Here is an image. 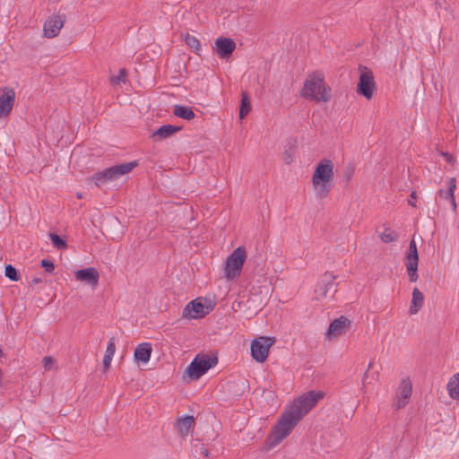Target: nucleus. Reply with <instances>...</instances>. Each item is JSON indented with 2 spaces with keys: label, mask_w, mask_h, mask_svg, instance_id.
Instances as JSON below:
<instances>
[{
  "label": "nucleus",
  "mask_w": 459,
  "mask_h": 459,
  "mask_svg": "<svg viewBox=\"0 0 459 459\" xmlns=\"http://www.w3.org/2000/svg\"><path fill=\"white\" fill-rule=\"evenodd\" d=\"M299 421L298 419L285 410L272 429L268 437L269 447L273 448L282 442L291 433Z\"/></svg>",
  "instance_id": "nucleus-4"
},
{
  "label": "nucleus",
  "mask_w": 459,
  "mask_h": 459,
  "mask_svg": "<svg viewBox=\"0 0 459 459\" xmlns=\"http://www.w3.org/2000/svg\"><path fill=\"white\" fill-rule=\"evenodd\" d=\"M212 310V307L204 306L198 299L189 302L182 312V316L188 319L204 317Z\"/></svg>",
  "instance_id": "nucleus-12"
},
{
  "label": "nucleus",
  "mask_w": 459,
  "mask_h": 459,
  "mask_svg": "<svg viewBox=\"0 0 459 459\" xmlns=\"http://www.w3.org/2000/svg\"><path fill=\"white\" fill-rule=\"evenodd\" d=\"M449 203H450V204L452 206L453 211L455 212L456 209H457V204H456L455 196H453V199L449 200Z\"/></svg>",
  "instance_id": "nucleus-40"
},
{
  "label": "nucleus",
  "mask_w": 459,
  "mask_h": 459,
  "mask_svg": "<svg viewBox=\"0 0 459 459\" xmlns=\"http://www.w3.org/2000/svg\"><path fill=\"white\" fill-rule=\"evenodd\" d=\"M173 113L176 117L186 120H192L195 116L192 108L181 105H176Z\"/></svg>",
  "instance_id": "nucleus-24"
},
{
  "label": "nucleus",
  "mask_w": 459,
  "mask_h": 459,
  "mask_svg": "<svg viewBox=\"0 0 459 459\" xmlns=\"http://www.w3.org/2000/svg\"><path fill=\"white\" fill-rule=\"evenodd\" d=\"M324 397L325 393L322 391L307 392L293 400L286 411L300 420Z\"/></svg>",
  "instance_id": "nucleus-3"
},
{
  "label": "nucleus",
  "mask_w": 459,
  "mask_h": 459,
  "mask_svg": "<svg viewBox=\"0 0 459 459\" xmlns=\"http://www.w3.org/2000/svg\"><path fill=\"white\" fill-rule=\"evenodd\" d=\"M416 198H417L416 192L413 191L411 194V199H409L408 204L410 205H411L412 207H416Z\"/></svg>",
  "instance_id": "nucleus-37"
},
{
  "label": "nucleus",
  "mask_w": 459,
  "mask_h": 459,
  "mask_svg": "<svg viewBox=\"0 0 459 459\" xmlns=\"http://www.w3.org/2000/svg\"><path fill=\"white\" fill-rule=\"evenodd\" d=\"M192 453L196 459H206L209 455V450L206 446L199 440L193 443Z\"/></svg>",
  "instance_id": "nucleus-25"
},
{
  "label": "nucleus",
  "mask_w": 459,
  "mask_h": 459,
  "mask_svg": "<svg viewBox=\"0 0 459 459\" xmlns=\"http://www.w3.org/2000/svg\"><path fill=\"white\" fill-rule=\"evenodd\" d=\"M418 263L419 255L415 241L412 239L410 242L409 250L405 256V265L409 276V280L411 282H415L418 280Z\"/></svg>",
  "instance_id": "nucleus-10"
},
{
  "label": "nucleus",
  "mask_w": 459,
  "mask_h": 459,
  "mask_svg": "<svg viewBox=\"0 0 459 459\" xmlns=\"http://www.w3.org/2000/svg\"><path fill=\"white\" fill-rule=\"evenodd\" d=\"M4 352L2 351V349H0V358L3 356Z\"/></svg>",
  "instance_id": "nucleus-45"
},
{
  "label": "nucleus",
  "mask_w": 459,
  "mask_h": 459,
  "mask_svg": "<svg viewBox=\"0 0 459 459\" xmlns=\"http://www.w3.org/2000/svg\"><path fill=\"white\" fill-rule=\"evenodd\" d=\"M351 320L345 316H340L334 319L329 325L325 338L328 341L339 338L344 335L351 327Z\"/></svg>",
  "instance_id": "nucleus-11"
},
{
  "label": "nucleus",
  "mask_w": 459,
  "mask_h": 459,
  "mask_svg": "<svg viewBox=\"0 0 459 459\" xmlns=\"http://www.w3.org/2000/svg\"><path fill=\"white\" fill-rule=\"evenodd\" d=\"M42 281L40 278H33L30 281L31 284L35 285V284H39Z\"/></svg>",
  "instance_id": "nucleus-41"
},
{
  "label": "nucleus",
  "mask_w": 459,
  "mask_h": 459,
  "mask_svg": "<svg viewBox=\"0 0 459 459\" xmlns=\"http://www.w3.org/2000/svg\"><path fill=\"white\" fill-rule=\"evenodd\" d=\"M251 110L249 97L247 92L241 94V104L239 108V118L243 119Z\"/></svg>",
  "instance_id": "nucleus-28"
},
{
  "label": "nucleus",
  "mask_w": 459,
  "mask_h": 459,
  "mask_svg": "<svg viewBox=\"0 0 459 459\" xmlns=\"http://www.w3.org/2000/svg\"><path fill=\"white\" fill-rule=\"evenodd\" d=\"M55 364H56L55 359L50 356H46L42 359V365H43L45 370H50V369L54 368Z\"/></svg>",
  "instance_id": "nucleus-34"
},
{
  "label": "nucleus",
  "mask_w": 459,
  "mask_h": 459,
  "mask_svg": "<svg viewBox=\"0 0 459 459\" xmlns=\"http://www.w3.org/2000/svg\"><path fill=\"white\" fill-rule=\"evenodd\" d=\"M217 359L208 355H197L186 368L185 374L192 380H196L215 366Z\"/></svg>",
  "instance_id": "nucleus-7"
},
{
  "label": "nucleus",
  "mask_w": 459,
  "mask_h": 459,
  "mask_svg": "<svg viewBox=\"0 0 459 459\" xmlns=\"http://www.w3.org/2000/svg\"><path fill=\"white\" fill-rule=\"evenodd\" d=\"M424 304V296L422 292L418 289L414 288L412 291V297L411 301V306L409 308L410 315H416L420 309L423 307Z\"/></svg>",
  "instance_id": "nucleus-20"
},
{
  "label": "nucleus",
  "mask_w": 459,
  "mask_h": 459,
  "mask_svg": "<svg viewBox=\"0 0 459 459\" xmlns=\"http://www.w3.org/2000/svg\"><path fill=\"white\" fill-rule=\"evenodd\" d=\"M181 128L172 125H164L153 132L152 137L157 141H161L178 132Z\"/></svg>",
  "instance_id": "nucleus-19"
},
{
  "label": "nucleus",
  "mask_w": 459,
  "mask_h": 459,
  "mask_svg": "<svg viewBox=\"0 0 459 459\" xmlns=\"http://www.w3.org/2000/svg\"><path fill=\"white\" fill-rule=\"evenodd\" d=\"M41 266L49 273H51L55 269L53 262L46 259L41 261Z\"/></svg>",
  "instance_id": "nucleus-36"
},
{
  "label": "nucleus",
  "mask_w": 459,
  "mask_h": 459,
  "mask_svg": "<svg viewBox=\"0 0 459 459\" xmlns=\"http://www.w3.org/2000/svg\"><path fill=\"white\" fill-rule=\"evenodd\" d=\"M77 197H78V198H82V194L78 193V194H77Z\"/></svg>",
  "instance_id": "nucleus-44"
},
{
  "label": "nucleus",
  "mask_w": 459,
  "mask_h": 459,
  "mask_svg": "<svg viewBox=\"0 0 459 459\" xmlns=\"http://www.w3.org/2000/svg\"><path fill=\"white\" fill-rule=\"evenodd\" d=\"M115 352H116L115 338L111 337L108 342L106 352H105L103 361H102L104 371H107L109 368Z\"/></svg>",
  "instance_id": "nucleus-21"
},
{
  "label": "nucleus",
  "mask_w": 459,
  "mask_h": 459,
  "mask_svg": "<svg viewBox=\"0 0 459 459\" xmlns=\"http://www.w3.org/2000/svg\"><path fill=\"white\" fill-rule=\"evenodd\" d=\"M274 340L269 337H259L255 339L251 343V355L257 362H264L269 354V350L273 344Z\"/></svg>",
  "instance_id": "nucleus-9"
},
{
  "label": "nucleus",
  "mask_w": 459,
  "mask_h": 459,
  "mask_svg": "<svg viewBox=\"0 0 459 459\" xmlns=\"http://www.w3.org/2000/svg\"><path fill=\"white\" fill-rule=\"evenodd\" d=\"M247 257V250L244 247L235 248L227 257L223 265L224 278L227 281H233L240 276Z\"/></svg>",
  "instance_id": "nucleus-5"
},
{
  "label": "nucleus",
  "mask_w": 459,
  "mask_h": 459,
  "mask_svg": "<svg viewBox=\"0 0 459 459\" xmlns=\"http://www.w3.org/2000/svg\"><path fill=\"white\" fill-rule=\"evenodd\" d=\"M152 345L149 342H143L134 350V358L136 361L147 363L150 360L152 355Z\"/></svg>",
  "instance_id": "nucleus-18"
},
{
  "label": "nucleus",
  "mask_w": 459,
  "mask_h": 459,
  "mask_svg": "<svg viewBox=\"0 0 459 459\" xmlns=\"http://www.w3.org/2000/svg\"><path fill=\"white\" fill-rule=\"evenodd\" d=\"M185 42L186 44L192 49H194L196 53H198L201 49V45L197 38L192 36L188 33L185 35Z\"/></svg>",
  "instance_id": "nucleus-30"
},
{
  "label": "nucleus",
  "mask_w": 459,
  "mask_h": 459,
  "mask_svg": "<svg viewBox=\"0 0 459 459\" xmlns=\"http://www.w3.org/2000/svg\"><path fill=\"white\" fill-rule=\"evenodd\" d=\"M449 396L454 400H459V373L454 375L446 385Z\"/></svg>",
  "instance_id": "nucleus-23"
},
{
  "label": "nucleus",
  "mask_w": 459,
  "mask_h": 459,
  "mask_svg": "<svg viewBox=\"0 0 459 459\" xmlns=\"http://www.w3.org/2000/svg\"><path fill=\"white\" fill-rule=\"evenodd\" d=\"M49 238L54 247H56L57 249H65L66 247L65 241L63 240L58 235L50 233Z\"/></svg>",
  "instance_id": "nucleus-32"
},
{
  "label": "nucleus",
  "mask_w": 459,
  "mask_h": 459,
  "mask_svg": "<svg viewBox=\"0 0 459 459\" xmlns=\"http://www.w3.org/2000/svg\"><path fill=\"white\" fill-rule=\"evenodd\" d=\"M448 189L446 191L443 189H439L437 194L439 197L446 200L449 202L450 199H453V196H455V191L456 188V179L455 178H451L447 181Z\"/></svg>",
  "instance_id": "nucleus-26"
},
{
  "label": "nucleus",
  "mask_w": 459,
  "mask_h": 459,
  "mask_svg": "<svg viewBox=\"0 0 459 459\" xmlns=\"http://www.w3.org/2000/svg\"><path fill=\"white\" fill-rule=\"evenodd\" d=\"M126 69H124V68L120 69L117 75L112 76L110 78V82L113 85H117V84H119L121 82H126Z\"/></svg>",
  "instance_id": "nucleus-33"
},
{
  "label": "nucleus",
  "mask_w": 459,
  "mask_h": 459,
  "mask_svg": "<svg viewBox=\"0 0 459 459\" xmlns=\"http://www.w3.org/2000/svg\"><path fill=\"white\" fill-rule=\"evenodd\" d=\"M352 172H353V170H352V169H351V171H350V172H347V175H348V178H350V177L351 176Z\"/></svg>",
  "instance_id": "nucleus-42"
},
{
  "label": "nucleus",
  "mask_w": 459,
  "mask_h": 459,
  "mask_svg": "<svg viewBox=\"0 0 459 459\" xmlns=\"http://www.w3.org/2000/svg\"><path fill=\"white\" fill-rule=\"evenodd\" d=\"M65 22L64 15L53 14L44 22L43 35L46 38L52 39L58 35Z\"/></svg>",
  "instance_id": "nucleus-14"
},
{
  "label": "nucleus",
  "mask_w": 459,
  "mask_h": 459,
  "mask_svg": "<svg viewBox=\"0 0 459 459\" xmlns=\"http://www.w3.org/2000/svg\"><path fill=\"white\" fill-rule=\"evenodd\" d=\"M74 277L76 281L84 282L94 289L99 283L100 274L96 268L88 267L76 271Z\"/></svg>",
  "instance_id": "nucleus-17"
},
{
  "label": "nucleus",
  "mask_w": 459,
  "mask_h": 459,
  "mask_svg": "<svg viewBox=\"0 0 459 459\" xmlns=\"http://www.w3.org/2000/svg\"><path fill=\"white\" fill-rule=\"evenodd\" d=\"M442 155L446 158V161L450 164L455 163V158L448 152H442Z\"/></svg>",
  "instance_id": "nucleus-38"
},
{
  "label": "nucleus",
  "mask_w": 459,
  "mask_h": 459,
  "mask_svg": "<svg viewBox=\"0 0 459 459\" xmlns=\"http://www.w3.org/2000/svg\"><path fill=\"white\" fill-rule=\"evenodd\" d=\"M329 282L324 284L323 286H319L316 290V298L317 299H325L327 297V294L329 291H332L333 290V276H329Z\"/></svg>",
  "instance_id": "nucleus-27"
},
{
  "label": "nucleus",
  "mask_w": 459,
  "mask_h": 459,
  "mask_svg": "<svg viewBox=\"0 0 459 459\" xmlns=\"http://www.w3.org/2000/svg\"><path fill=\"white\" fill-rule=\"evenodd\" d=\"M15 101V91L10 87L0 88V118L6 117L12 111Z\"/></svg>",
  "instance_id": "nucleus-13"
},
{
  "label": "nucleus",
  "mask_w": 459,
  "mask_h": 459,
  "mask_svg": "<svg viewBox=\"0 0 459 459\" xmlns=\"http://www.w3.org/2000/svg\"><path fill=\"white\" fill-rule=\"evenodd\" d=\"M360 75L357 91L367 100H371L376 91L373 74L365 66L359 67Z\"/></svg>",
  "instance_id": "nucleus-8"
},
{
  "label": "nucleus",
  "mask_w": 459,
  "mask_h": 459,
  "mask_svg": "<svg viewBox=\"0 0 459 459\" xmlns=\"http://www.w3.org/2000/svg\"><path fill=\"white\" fill-rule=\"evenodd\" d=\"M411 383L408 378L402 379L398 390L396 400L394 403L395 409L403 408L409 402V399L411 395Z\"/></svg>",
  "instance_id": "nucleus-16"
},
{
  "label": "nucleus",
  "mask_w": 459,
  "mask_h": 459,
  "mask_svg": "<svg viewBox=\"0 0 459 459\" xmlns=\"http://www.w3.org/2000/svg\"><path fill=\"white\" fill-rule=\"evenodd\" d=\"M398 233L391 229H385L380 235L379 238L384 243H391L398 239Z\"/></svg>",
  "instance_id": "nucleus-29"
},
{
  "label": "nucleus",
  "mask_w": 459,
  "mask_h": 459,
  "mask_svg": "<svg viewBox=\"0 0 459 459\" xmlns=\"http://www.w3.org/2000/svg\"><path fill=\"white\" fill-rule=\"evenodd\" d=\"M334 165L329 159H324L316 165L312 176V186L315 195L319 199H325L332 189Z\"/></svg>",
  "instance_id": "nucleus-1"
},
{
  "label": "nucleus",
  "mask_w": 459,
  "mask_h": 459,
  "mask_svg": "<svg viewBox=\"0 0 459 459\" xmlns=\"http://www.w3.org/2000/svg\"><path fill=\"white\" fill-rule=\"evenodd\" d=\"M213 51L220 58H229L236 48L235 41L230 38L220 37L215 39Z\"/></svg>",
  "instance_id": "nucleus-15"
},
{
  "label": "nucleus",
  "mask_w": 459,
  "mask_h": 459,
  "mask_svg": "<svg viewBox=\"0 0 459 459\" xmlns=\"http://www.w3.org/2000/svg\"><path fill=\"white\" fill-rule=\"evenodd\" d=\"M373 364H374V362L370 361L368 363V368H367L366 372L364 373V376H363V378H362L363 385H365L366 379H367V377L368 376V370L373 367Z\"/></svg>",
  "instance_id": "nucleus-39"
},
{
  "label": "nucleus",
  "mask_w": 459,
  "mask_h": 459,
  "mask_svg": "<svg viewBox=\"0 0 459 459\" xmlns=\"http://www.w3.org/2000/svg\"><path fill=\"white\" fill-rule=\"evenodd\" d=\"M352 172H353V170H352V169H351V171H350V172H347V175H348V178H350V177L351 176Z\"/></svg>",
  "instance_id": "nucleus-43"
},
{
  "label": "nucleus",
  "mask_w": 459,
  "mask_h": 459,
  "mask_svg": "<svg viewBox=\"0 0 459 459\" xmlns=\"http://www.w3.org/2000/svg\"><path fill=\"white\" fill-rule=\"evenodd\" d=\"M194 423L195 419L193 416H186L181 418L177 421V430L180 436L185 437L188 434Z\"/></svg>",
  "instance_id": "nucleus-22"
},
{
  "label": "nucleus",
  "mask_w": 459,
  "mask_h": 459,
  "mask_svg": "<svg viewBox=\"0 0 459 459\" xmlns=\"http://www.w3.org/2000/svg\"><path fill=\"white\" fill-rule=\"evenodd\" d=\"M137 166L136 161H131L108 168L93 176L95 184L100 186L108 181L117 180L120 177L130 173Z\"/></svg>",
  "instance_id": "nucleus-6"
},
{
  "label": "nucleus",
  "mask_w": 459,
  "mask_h": 459,
  "mask_svg": "<svg viewBox=\"0 0 459 459\" xmlns=\"http://www.w3.org/2000/svg\"><path fill=\"white\" fill-rule=\"evenodd\" d=\"M300 94L307 100L325 103L331 99V89L322 74L313 73L307 75Z\"/></svg>",
  "instance_id": "nucleus-2"
},
{
  "label": "nucleus",
  "mask_w": 459,
  "mask_h": 459,
  "mask_svg": "<svg viewBox=\"0 0 459 459\" xmlns=\"http://www.w3.org/2000/svg\"><path fill=\"white\" fill-rule=\"evenodd\" d=\"M4 275L13 281H18L21 278L19 272L11 264L5 266Z\"/></svg>",
  "instance_id": "nucleus-31"
},
{
  "label": "nucleus",
  "mask_w": 459,
  "mask_h": 459,
  "mask_svg": "<svg viewBox=\"0 0 459 459\" xmlns=\"http://www.w3.org/2000/svg\"><path fill=\"white\" fill-rule=\"evenodd\" d=\"M295 158L294 152L292 150H286L282 154V159L285 164H290L293 162Z\"/></svg>",
  "instance_id": "nucleus-35"
}]
</instances>
